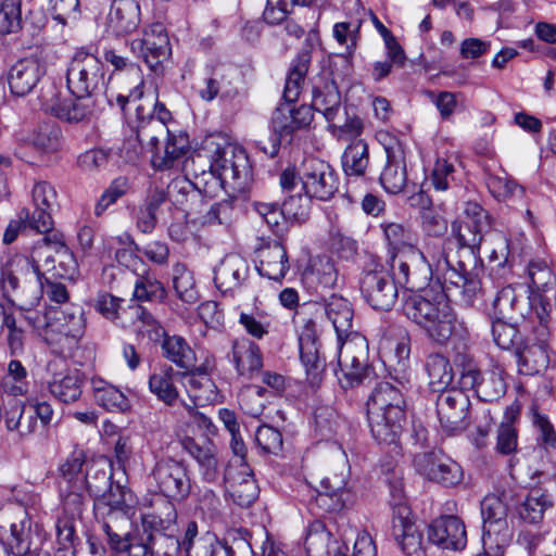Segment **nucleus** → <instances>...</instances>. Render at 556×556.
Segmentation results:
<instances>
[{
  "instance_id": "6e6d98bb",
  "label": "nucleus",
  "mask_w": 556,
  "mask_h": 556,
  "mask_svg": "<svg viewBox=\"0 0 556 556\" xmlns=\"http://www.w3.org/2000/svg\"><path fill=\"white\" fill-rule=\"evenodd\" d=\"M94 399L97 403L110 412H125L129 408L128 399L116 387L99 381L94 383Z\"/></svg>"
},
{
  "instance_id": "4c0bfd02",
  "label": "nucleus",
  "mask_w": 556,
  "mask_h": 556,
  "mask_svg": "<svg viewBox=\"0 0 556 556\" xmlns=\"http://www.w3.org/2000/svg\"><path fill=\"white\" fill-rule=\"evenodd\" d=\"M85 465L86 453L84 450H74L59 467V488H63L64 491L67 488L76 490L86 489L87 470H84Z\"/></svg>"
},
{
  "instance_id": "a211bd4d",
  "label": "nucleus",
  "mask_w": 556,
  "mask_h": 556,
  "mask_svg": "<svg viewBox=\"0 0 556 556\" xmlns=\"http://www.w3.org/2000/svg\"><path fill=\"white\" fill-rule=\"evenodd\" d=\"M442 293L439 294V307L435 311V315L431 318L424 331L433 341L444 344L452 337L464 339L468 333L467 325L464 320H459L448 305L446 298L453 293V290L446 292L442 289ZM455 294L462 295L458 291L454 290ZM463 300V296H460ZM466 304L465 302H463Z\"/></svg>"
},
{
  "instance_id": "774afa93",
  "label": "nucleus",
  "mask_w": 556,
  "mask_h": 556,
  "mask_svg": "<svg viewBox=\"0 0 556 556\" xmlns=\"http://www.w3.org/2000/svg\"><path fill=\"white\" fill-rule=\"evenodd\" d=\"M151 556H173L180 548L178 538L161 532H149L146 536Z\"/></svg>"
},
{
  "instance_id": "79ce46f5",
  "label": "nucleus",
  "mask_w": 556,
  "mask_h": 556,
  "mask_svg": "<svg viewBox=\"0 0 556 556\" xmlns=\"http://www.w3.org/2000/svg\"><path fill=\"white\" fill-rule=\"evenodd\" d=\"M554 506V498L543 486L532 488L519 507L520 518L531 525L542 522L544 514Z\"/></svg>"
},
{
  "instance_id": "72a5a7b5",
  "label": "nucleus",
  "mask_w": 556,
  "mask_h": 556,
  "mask_svg": "<svg viewBox=\"0 0 556 556\" xmlns=\"http://www.w3.org/2000/svg\"><path fill=\"white\" fill-rule=\"evenodd\" d=\"M319 306L324 309L326 317L331 321L337 333L338 342H342L343 338H349L352 333L354 316L351 303L341 295L331 294L325 298Z\"/></svg>"
},
{
  "instance_id": "69168bd1",
  "label": "nucleus",
  "mask_w": 556,
  "mask_h": 556,
  "mask_svg": "<svg viewBox=\"0 0 556 556\" xmlns=\"http://www.w3.org/2000/svg\"><path fill=\"white\" fill-rule=\"evenodd\" d=\"M84 333H67L53 328L47 332V342L55 354L66 358L73 356Z\"/></svg>"
},
{
  "instance_id": "bb28decb",
  "label": "nucleus",
  "mask_w": 556,
  "mask_h": 556,
  "mask_svg": "<svg viewBox=\"0 0 556 556\" xmlns=\"http://www.w3.org/2000/svg\"><path fill=\"white\" fill-rule=\"evenodd\" d=\"M227 358L233 364L238 375L252 378L263 366V357L260 346L248 338L232 340L231 350Z\"/></svg>"
},
{
  "instance_id": "20e7f679",
  "label": "nucleus",
  "mask_w": 556,
  "mask_h": 556,
  "mask_svg": "<svg viewBox=\"0 0 556 556\" xmlns=\"http://www.w3.org/2000/svg\"><path fill=\"white\" fill-rule=\"evenodd\" d=\"M311 60V50L305 48L299 52L291 63L282 93L285 103L279 104L271 116L274 135L269 138L270 146L269 148L262 147L264 153L270 157L276 156L279 151L280 137L291 135L296 130L293 125L292 103L298 100L301 93Z\"/></svg>"
},
{
  "instance_id": "6e6552de",
  "label": "nucleus",
  "mask_w": 556,
  "mask_h": 556,
  "mask_svg": "<svg viewBox=\"0 0 556 556\" xmlns=\"http://www.w3.org/2000/svg\"><path fill=\"white\" fill-rule=\"evenodd\" d=\"M39 99L45 112L70 124L89 121L96 109V98L89 96L64 97L53 83L42 87Z\"/></svg>"
},
{
  "instance_id": "f8f14e48",
  "label": "nucleus",
  "mask_w": 556,
  "mask_h": 556,
  "mask_svg": "<svg viewBox=\"0 0 556 556\" xmlns=\"http://www.w3.org/2000/svg\"><path fill=\"white\" fill-rule=\"evenodd\" d=\"M204 151L210 160V169L222 182L247 180L251 173L245 151L230 143H215L207 140Z\"/></svg>"
},
{
  "instance_id": "13d9d810",
  "label": "nucleus",
  "mask_w": 556,
  "mask_h": 556,
  "mask_svg": "<svg viewBox=\"0 0 556 556\" xmlns=\"http://www.w3.org/2000/svg\"><path fill=\"white\" fill-rule=\"evenodd\" d=\"M29 387L28 371L24 365L17 361L12 359L8 364V370L2 379L3 390L14 396L24 395L27 393Z\"/></svg>"
},
{
  "instance_id": "5fc2aeb1",
  "label": "nucleus",
  "mask_w": 556,
  "mask_h": 556,
  "mask_svg": "<svg viewBox=\"0 0 556 556\" xmlns=\"http://www.w3.org/2000/svg\"><path fill=\"white\" fill-rule=\"evenodd\" d=\"M173 286L182 302L194 304L199 300L193 275L182 263H177L173 267Z\"/></svg>"
},
{
  "instance_id": "ea45409f",
  "label": "nucleus",
  "mask_w": 556,
  "mask_h": 556,
  "mask_svg": "<svg viewBox=\"0 0 556 556\" xmlns=\"http://www.w3.org/2000/svg\"><path fill=\"white\" fill-rule=\"evenodd\" d=\"M165 138L164 149L155 151L151 156L152 166L157 170L170 169L189 150V138L186 134H174L168 128Z\"/></svg>"
},
{
  "instance_id": "0eeeda50",
  "label": "nucleus",
  "mask_w": 556,
  "mask_h": 556,
  "mask_svg": "<svg viewBox=\"0 0 556 556\" xmlns=\"http://www.w3.org/2000/svg\"><path fill=\"white\" fill-rule=\"evenodd\" d=\"M300 500L316 505L327 513H340L354 503V493L348 486V473H332L320 480V489L302 483L298 490Z\"/></svg>"
},
{
  "instance_id": "aec40b11",
  "label": "nucleus",
  "mask_w": 556,
  "mask_h": 556,
  "mask_svg": "<svg viewBox=\"0 0 556 556\" xmlns=\"http://www.w3.org/2000/svg\"><path fill=\"white\" fill-rule=\"evenodd\" d=\"M223 481L227 495L242 508L250 507L258 498L260 488L248 464H229Z\"/></svg>"
},
{
  "instance_id": "052dcab7",
  "label": "nucleus",
  "mask_w": 556,
  "mask_h": 556,
  "mask_svg": "<svg viewBox=\"0 0 556 556\" xmlns=\"http://www.w3.org/2000/svg\"><path fill=\"white\" fill-rule=\"evenodd\" d=\"M18 265L21 267V273L23 274V277L18 276L11 269H3L1 273V285L3 295L12 304H15L14 299L12 298H15L18 302H21V294L23 290L24 296H29L30 294V285L28 282H25V279L28 278L27 275L29 270L27 271L26 269H22V263L20 262Z\"/></svg>"
},
{
  "instance_id": "5701e85b",
  "label": "nucleus",
  "mask_w": 556,
  "mask_h": 556,
  "mask_svg": "<svg viewBox=\"0 0 556 556\" xmlns=\"http://www.w3.org/2000/svg\"><path fill=\"white\" fill-rule=\"evenodd\" d=\"M34 212L24 207L21 210V218L27 219L29 228L39 233H47L53 228V219L51 216V207L56 199L54 188L46 181L37 182L31 191Z\"/></svg>"
},
{
  "instance_id": "e2e57ef3",
  "label": "nucleus",
  "mask_w": 556,
  "mask_h": 556,
  "mask_svg": "<svg viewBox=\"0 0 556 556\" xmlns=\"http://www.w3.org/2000/svg\"><path fill=\"white\" fill-rule=\"evenodd\" d=\"M289 193L282 203V208L287 220L302 223L306 220L311 210V200L304 191L299 189L294 191H285Z\"/></svg>"
},
{
  "instance_id": "2eb2a0df",
  "label": "nucleus",
  "mask_w": 556,
  "mask_h": 556,
  "mask_svg": "<svg viewBox=\"0 0 556 556\" xmlns=\"http://www.w3.org/2000/svg\"><path fill=\"white\" fill-rule=\"evenodd\" d=\"M437 414L442 429L450 435L465 431L470 425V400L467 393L452 388L437 397Z\"/></svg>"
},
{
  "instance_id": "a19ab883",
  "label": "nucleus",
  "mask_w": 556,
  "mask_h": 556,
  "mask_svg": "<svg viewBox=\"0 0 556 556\" xmlns=\"http://www.w3.org/2000/svg\"><path fill=\"white\" fill-rule=\"evenodd\" d=\"M161 351L162 356L175 364L178 368L189 370L195 362V353L185 338L177 334H168L162 330Z\"/></svg>"
},
{
  "instance_id": "1a4fd4ad",
  "label": "nucleus",
  "mask_w": 556,
  "mask_h": 556,
  "mask_svg": "<svg viewBox=\"0 0 556 556\" xmlns=\"http://www.w3.org/2000/svg\"><path fill=\"white\" fill-rule=\"evenodd\" d=\"M43 235L45 237L33 247L30 255L20 258L22 269L29 270L25 282L30 285L33 303L42 293L45 276L41 273V267L46 271H51L56 267L55 251L61 250L60 247L64 243V236L61 232H51L50 230Z\"/></svg>"
},
{
  "instance_id": "37998d69",
  "label": "nucleus",
  "mask_w": 556,
  "mask_h": 556,
  "mask_svg": "<svg viewBox=\"0 0 556 556\" xmlns=\"http://www.w3.org/2000/svg\"><path fill=\"white\" fill-rule=\"evenodd\" d=\"M138 124L136 126V139L141 149L152 154L160 150V141L168 134V126L155 119H148L143 115V109L139 105L136 109Z\"/></svg>"
},
{
  "instance_id": "a18cd8bd",
  "label": "nucleus",
  "mask_w": 556,
  "mask_h": 556,
  "mask_svg": "<svg viewBox=\"0 0 556 556\" xmlns=\"http://www.w3.org/2000/svg\"><path fill=\"white\" fill-rule=\"evenodd\" d=\"M10 548L14 556H49L48 553H40L33 548L31 520L26 514L18 520L11 523Z\"/></svg>"
},
{
  "instance_id": "7c9ffc66",
  "label": "nucleus",
  "mask_w": 556,
  "mask_h": 556,
  "mask_svg": "<svg viewBox=\"0 0 556 556\" xmlns=\"http://www.w3.org/2000/svg\"><path fill=\"white\" fill-rule=\"evenodd\" d=\"M177 382H182V374L170 365L162 364L149 377V390L159 401L174 406L179 399Z\"/></svg>"
},
{
  "instance_id": "338daca9",
  "label": "nucleus",
  "mask_w": 556,
  "mask_h": 556,
  "mask_svg": "<svg viewBox=\"0 0 556 556\" xmlns=\"http://www.w3.org/2000/svg\"><path fill=\"white\" fill-rule=\"evenodd\" d=\"M86 492L87 489L76 490L74 488H67L66 491L63 488H59V494L63 507L65 517L79 518L88 503Z\"/></svg>"
},
{
  "instance_id": "4d7b16f0",
  "label": "nucleus",
  "mask_w": 556,
  "mask_h": 556,
  "mask_svg": "<svg viewBox=\"0 0 556 556\" xmlns=\"http://www.w3.org/2000/svg\"><path fill=\"white\" fill-rule=\"evenodd\" d=\"M491 331L495 344L502 350L516 352L522 345V337L518 329L506 319L494 318Z\"/></svg>"
},
{
  "instance_id": "f3484780",
  "label": "nucleus",
  "mask_w": 556,
  "mask_h": 556,
  "mask_svg": "<svg viewBox=\"0 0 556 556\" xmlns=\"http://www.w3.org/2000/svg\"><path fill=\"white\" fill-rule=\"evenodd\" d=\"M131 52L150 70L156 71L170 55L169 39L161 23H153L143 30L141 39L130 42Z\"/></svg>"
},
{
  "instance_id": "3c124183",
  "label": "nucleus",
  "mask_w": 556,
  "mask_h": 556,
  "mask_svg": "<svg viewBox=\"0 0 556 556\" xmlns=\"http://www.w3.org/2000/svg\"><path fill=\"white\" fill-rule=\"evenodd\" d=\"M54 317L50 324V328L67 333H84L86 321L84 318V309L79 305L66 304L63 307L53 308Z\"/></svg>"
},
{
  "instance_id": "f257e3e1",
  "label": "nucleus",
  "mask_w": 556,
  "mask_h": 556,
  "mask_svg": "<svg viewBox=\"0 0 556 556\" xmlns=\"http://www.w3.org/2000/svg\"><path fill=\"white\" fill-rule=\"evenodd\" d=\"M450 244V241L428 240L424 250L388 257L392 278L400 287L412 291L424 289L431 279H435L444 291L459 292L457 283L463 280L447 254Z\"/></svg>"
},
{
  "instance_id": "2f4dec72",
  "label": "nucleus",
  "mask_w": 556,
  "mask_h": 556,
  "mask_svg": "<svg viewBox=\"0 0 556 556\" xmlns=\"http://www.w3.org/2000/svg\"><path fill=\"white\" fill-rule=\"evenodd\" d=\"M178 542L187 556H212L214 548H217V556H224L218 538L210 531L199 536L198 523L193 520L187 521Z\"/></svg>"
},
{
  "instance_id": "6ab92c4d",
  "label": "nucleus",
  "mask_w": 556,
  "mask_h": 556,
  "mask_svg": "<svg viewBox=\"0 0 556 556\" xmlns=\"http://www.w3.org/2000/svg\"><path fill=\"white\" fill-rule=\"evenodd\" d=\"M414 467L419 475L444 486L456 485L463 480L460 465L441 453L417 454L414 457Z\"/></svg>"
},
{
  "instance_id": "8fccbe9b",
  "label": "nucleus",
  "mask_w": 556,
  "mask_h": 556,
  "mask_svg": "<svg viewBox=\"0 0 556 556\" xmlns=\"http://www.w3.org/2000/svg\"><path fill=\"white\" fill-rule=\"evenodd\" d=\"M439 307V294L432 300L424 295H412L404 304V313L408 319L418 325L422 330L437 314Z\"/></svg>"
},
{
  "instance_id": "dca6fc26",
  "label": "nucleus",
  "mask_w": 556,
  "mask_h": 556,
  "mask_svg": "<svg viewBox=\"0 0 556 556\" xmlns=\"http://www.w3.org/2000/svg\"><path fill=\"white\" fill-rule=\"evenodd\" d=\"M185 184L189 202H191L190 220L194 225L213 226L228 225L232 220L233 201L226 199L218 202H211V197L204 189H193L190 185ZM184 189V186H182Z\"/></svg>"
},
{
  "instance_id": "393cba45",
  "label": "nucleus",
  "mask_w": 556,
  "mask_h": 556,
  "mask_svg": "<svg viewBox=\"0 0 556 556\" xmlns=\"http://www.w3.org/2000/svg\"><path fill=\"white\" fill-rule=\"evenodd\" d=\"M258 264L256 269L261 276L275 281H281L289 268L287 249L279 240H264L256 249Z\"/></svg>"
},
{
  "instance_id": "412c9836",
  "label": "nucleus",
  "mask_w": 556,
  "mask_h": 556,
  "mask_svg": "<svg viewBox=\"0 0 556 556\" xmlns=\"http://www.w3.org/2000/svg\"><path fill=\"white\" fill-rule=\"evenodd\" d=\"M48 371L51 377L47 384L52 396L63 403L76 402L81 396L85 376L79 369L52 361L48 364Z\"/></svg>"
},
{
  "instance_id": "9d476101",
  "label": "nucleus",
  "mask_w": 556,
  "mask_h": 556,
  "mask_svg": "<svg viewBox=\"0 0 556 556\" xmlns=\"http://www.w3.org/2000/svg\"><path fill=\"white\" fill-rule=\"evenodd\" d=\"M66 84L72 96L96 98L104 86L101 61L92 53L78 50L67 66Z\"/></svg>"
},
{
  "instance_id": "09e8293b",
  "label": "nucleus",
  "mask_w": 556,
  "mask_h": 556,
  "mask_svg": "<svg viewBox=\"0 0 556 556\" xmlns=\"http://www.w3.org/2000/svg\"><path fill=\"white\" fill-rule=\"evenodd\" d=\"M425 368L429 378V387L433 392H443L453 380V369L448 359L440 353L427 356Z\"/></svg>"
},
{
  "instance_id": "7ed1b4c3",
  "label": "nucleus",
  "mask_w": 556,
  "mask_h": 556,
  "mask_svg": "<svg viewBox=\"0 0 556 556\" xmlns=\"http://www.w3.org/2000/svg\"><path fill=\"white\" fill-rule=\"evenodd\" d=\"M399 382H379L367 400V419L374 439L380 444H396L406 416V392Z\"/></svg>"
},
{
  "instance_id": "4be33fe9",
  "label": "nucleus",
  "mask_w": 556,
  "mask_h": 556,
  "mask_svg": "<svg viewBox=\"0 0 556 556\" xmlns=\"http://www.w3.org/2000/svg\"><path fill=\"white\" fill-rule=\"evenodd\" d=\"M300 358L305 367L311 383L315 384L321 379L326 368L324 354L320 352V344L317 336L316 323L308 318L303 319L299 330Z\"/></svg>"
},
{
  "instance_id": "0e129e2a",
  "label": "nucleus",
  "mask_w": 556,
  "mask_h": 556,
  "mask_svg": "<svg viewBox=\"0 0 556 556\" xmlns=\"http://www.w3.org/2000/svg\"><path fill=\"white\" fill-rule=\"evenodd\" d=\"M409 354L410 348L407 340L399 341L395 344L393 350V354L390 357V366L393 367L394 376L391 378L402 384L403 387H407L409 384L410 375L408 372L409 365ZM390 375H392L390 372Z\"/></svg>"
},
{
  "instance_id": "c9c22d12",
  "label": "nucleus",
  "mask_w": 556,
  "mask_h": 556,
  "mask_svg": "<svg viewBox=\"0 0 556 556\" xmlns=\"http://www.w3.org/2000/svg\"><path fill=\"white\" fill-rule=\"evenodd\" d=\"M381 228L388 242V257L420 250L418 248V236L407 224L384 222L381 224Z\"/></svg>"
},
{
  "instance_id": "864d4df0",
  "label": "nucleus",
  "mask_w": 556,
  "mask_h": 556,
  "mask_svg": "<svg viewBox=\"0 0 556 556\" xmlns=\"http://www.w3.org/2000/svg\"><path fill=\"white\" fill-rule=\"evenodd\" d=\"M380 184L391 194H397L404 190L407 184L405 156L387 160V164L380 175Z\"/></svg>"
},
{
  "instance_id": "4468645a",
  "label": "nucleus",
  "mask_w": 556,
  "mask_h": 556,
  "mask_svg": "<svg viewBox=\"0 0 556 556\" xmlns=\"http://www.w3.org/2000/svg\"><path fill=\"white\" fill-rule=\"evenodd\" d=\"M397 286L390 270L382 265L365 270L359 280L364 300L376 311H389L393 307L399 296Z\"/></svg>"
},
{
  "instance_id": "49530a36",
  "label": "nucleus",
  "mask_w": 556,
  "mask_h": 556,
  "mask_svg": "<svg viewBox=\"0 0 556 556\" xmlns=\"http://www.w3.org/2000/svg\"><path fill=\"white\" fill-rule=\"evenodd\" d=\"M167 202V194L163 189L151 191L136 213V225L143 233H151L157 224V213Z\"/></svg>"
},
{
  "instance_id": "bf43d9fd",
  "label": "nucleus",
  "mask_w": 556,
  "mask_h": 556,
  "mask_svg": "<svg viewBox=\"0 0 556 556\" xmlns=\"http://www.w3.org/2000/svg\"><path fill=\"white\" fill-rule=\"evenodd\" d=\"M182 381L186 386L189 396L193 399L195 403L214 401L217 395L216 386L212 378L208 376H192L182 374Z\"/></svg>"
},
{
  "instance_id": "603ef678",
  "label": "nucleus",
  "mask_w": 556,
  "mask_h": 556,
  "mask_svg": "<svg viewBox=\"0 0 556 556\" xmlns=\"http://www.w3.org/2000/svg\"><path fill=\"white\" fill-rule=\"evenodd\" d=\"M199 96L204 101H212L216 97L228 98L235 94V89L220 70H213L197 85Z\"/></svg>"
},
{
  "instance_id": "ddd939ff",
  "label": "nucleus",
  "mask_w": 556,
  "mask_h": 556,
  "mask_svg": "<svg viewBox=\"0 0 556 556\" xmlns=\"http://www.w3.org/2000/svg\"><path fill=\"white\" fill-rule=\"evenodd\" d=\"M339 352V372L336 371L342 388H353L366 379L371 368L367 364V342L365 338L355 336L342 341Z\"/></svg>"
},
{
  "instance_id": "9b49d317",
  "label": "nucleus",
  "mask_w": 556,
  "mask_h": 556,
  "mask_svg": "<svg viewBox=\"0 0 556 556\" xmlns=\"http://www.w3.org/2000/svg\"><path fill=\"white\" fill-rule=\"evenodd\" d=\"M150 478L162 496L177 503H184L192 492L193 480L188 465L172 457L159 459Z\"/></svg>"
},
{
  "instance_id": "58836bf2",
  "label": "nucleus",
  "mask_w": 556,
  "mask_h": 556,
  "mask_svg": "<svg viewBox=\"0 0 556 556\" xmlns=\"http://www.w3.org/2000/svg\"><path fill=\"white\" fill-rule=\"evenodd\" d=\"M3 420L5 429L23 440L36 430L35 415H29L26 405L17 400H10L4 406Z\"/></svg>"
},
{
  "instance_id": "473e14b6",
  "label": "nucleus",
  "mask_w": 556,
  "mask_h": 556,
  "mask_svg": "<svg viewBox=\"0 0 556 556\" xmlns=\"http://www.w3.org/2000/svg\"><path fill=\"white\" fill-rule=\"evenodd\" d=\"M312 108L323 114L328 124L341 118V93L334 80L321 79L314 86Z\"/></svg>"
},
{
  "instance_id": "c756f323",
  "label": "nucleus",
  "mask_w": 556,
  "mask_h": 556,
  "mask_svg": "<svg viewBox=\"0 0 556 556\" xmlns=\"http://www.w3.org/2000/svg\"><path fill=\"white\" fill-rule=\"evenodd\" d=\"M140 22V5L136 0H113L108 16V27L115 36L134 33Z\"/></svg>"
},
{
  "instance_id": "de8ad7c7",
  "label": "nucleus",
  "mask_w": 556,
  "mask_h": 556,
  "mask_svg": "<svg viewBox=\"0 0 556 556\" xmlns=\"http://www.w3.org/2000/svg\"><path fill=\"white\" fill-rule=\"evenodd\" d=\"M515 355L521 375L534 376L548 367L549 357L543 344L521 345Z\"/></svg>"
},
{
  "instance_id": "f03ea898",
  "label": "nucleus",
  "mask_w": 556,
  "mask_h": 556,
  "mask_svg": "<svg viewBox=\"0 0 556 556\" xmlns=\"http://www.w3.org/2000/svg\"><path fill=\"white\" fill-rule=\"evenodd\" d=\"M489 228V213L477 202H467L463 215L451 225L450 238H454L457 242V258L451 257V260L454 263V270L462 277L463 281L457 285L466 305L472 304L481 289L480 280L473 269L483 235Z\"/></svg>"
},
{
  "instance_id": "680f3d73",
  "label": "nucleus",
  "mask_w": 556,
  "mask_h": 556,
  "mask_svg": "<svg viewBox=\"0 0 556 556\" xmlns=\"http://www.w3.org/2000/svg\"><path fill=\"white\" fill-rule=\"evenodd\" d=\"M28 143L41 153L55 152L61 146V129L54 124H45L30 135Z\"/></svg>"
},
{
  "instance_id": "f704fd0d",
  "label": "nucleus",
  "mask_w": 556,
  "mask_h": 556,
  "mask_svg": "<svg viewBox=\"0 0 556 556\" xmlns=\"http://www.w3.org/2000/svg\"><path fill=\"white\" fill-rule=\"evenodd\" d=\"M494 318L517 323L528 316V296L517 293L511 286L502 288L493 300Z\"/></svg>"
},
{
  "instance_id": "a878e982",
  "label": "nucleus",
  "mask_w": 556,
  "mask_h": 556,
  "mask_svg": "<svg viewBox=\"0 0 556 556\" xmlns=\"http://www.w3.org/2000/svg\"><path fill=\"white\" fill-rule=\"evenodd\" d=\"M248 261L239 254H227L214 269V282L224 294L242 288L249 278Z\"/></svg>"
},
{
  "instance_id": "c85d7f7f",
  "label": "nucleus",
  "mask_w": 556,
  "mask_h": 556,
  "mask_svg": "<svg viewBox=\"0 0 556 556\" xmlns=\"http://www.w3.org/2000/svg\"><path fill=\"white\" fill-rule=\"evenodd\" d=\"M392 535L407 556H422V535L409 518V508L400 507V516L392 520Z\"/></svg>"
},
{
  "instance_id": "e433bc0d",
  "label": "nucleus",
  "mask_w": 556,
  "mask_h": 556,
  "mask_svg": "<svg viewBox=\"0 0 556 556\" xmlns=\"http://www.w3.org/2000/svg\"><path fill=\"white\" fill-rule=\"evenodd\" d=\"M305 283L316 292L332 289L337 286L339 273L333 261L328 256L312 260L304 273Z\"/></svg>"
},
{
  "instance_id": "39448f33",
  "label": "nucleus",
  "mask_w": 556,
  "mask_h": 556,
  "mask_svg": "<svg viewBox=\"0 0 556 556\" xmlns=\"http://www.w3.org/2000/svg\"><path fill=\"white\" fill-rule=\"evenodd\" d=\"M282 191H304L312 199L330 200L339 190V177L332 166L319 159L309 157L303 162L301 176L294 169L286 168L280 175Z\"/></svg>"
},
{
  "instance_id": "423d86ee",
  "label": "nucleus",
  "mask_w": 556,
  "mask_h": 556,
  "mask_svg": "<svg viewBox=\"0 0 556 556\" xmlns=\"http://www.w3.org/2000/svg\"><path fill=\"white\" fill-rule=\"evenodd\" d=\"M481 515L484 551L492 553L493 556L503 555L513 539V530L507 520V503L502 496L489 494L481 502Z\"/></svg>"
},
{
  "instance_id": "b1692460",
  "label": "nucleus",
  "mask_w": 556,
  "mask_h": 556,
  "mask_svg": "<svg viewBox=\"0 0 556 556\" xmlns=\"http://www.w3.org/2000/svg\"><path fill=\"white\" fill-rule=\"evenodd\" d=\"M428 540L444 549L460 551L467 544L464 522L456 516H441L428 526Z\"/></svg>"
},
{
  "instance_id": "cd10ccee",
  "label": "nucleus",
  "mask_w": 556,
  "mask_h": 556,
  "mask_svg": "<svg viewBox=\"0 0 556 556\" xmlns=\"http://www.w3.org/2000/svg\"><path fill=\"white\" fill-rule=\"evenodd\" d=\"M45 66L37 59H23L16 62L9 72L10 90L17 97L28 94L45 75Z\"/></svg>"
},
{
  "instance_id": "c03bdc74",
  "label": "nucleus",
  "mask_w": 556,
  "mask_h": 556,
  "mask_svg": "<svg viewBox=\"0 0 556 556\" xmlns=\"http://www.w3.org/2000/svg\"><path fill=\"white\" fill-rule=\"evenodd\" d=\"M341 165L348 177H363L369 166V147L364 139H354L343 151Z\"/></svg>"
}]
</instances>
